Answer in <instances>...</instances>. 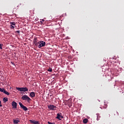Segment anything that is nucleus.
I'll list each match as a JSON object with an SVG mask.
<instances>
[{"instance_id":"f257e3e1","label":"nucleus","mask_w":124,"mask_h":124,"mask_svg":"<svg viewBox=\"0 0 124 124\" xmlns=\"http://www.w3.org/2000/svg\"><path fill=\"white\" fill-rule=\"evenodd\" d=\"M16 90H17L19 92H28V91H29V89L27 87H21V88L16 87Z\"/></svg>"},{"instance_id":"f03ea898","label":"nucleus","mask_w":124,"mask_h":124,"mask_svg":"<svg viewBox=\"0 0 124 124\" xmlns=\"http://www.w3.org/2000/svg\"><path fill=\"white\" fill-rule=\"evenodd\" d=\"M45 45H46V43H45V42L44 41H39L38 42V45L37 46L38 47V48L39 49H41V47H44V46H45Z\"/></svg>"},{"instance_id":"7ed1b4c3","label":"nucleus","mask_w":124,"mask_h":124,"mask_svg":"<svg viewBox=\"0 0 124 124\" xmlns=\"http://www.w3.org/2000/svg\"><path fill=\"white\" fill-rule=\"evenodd\" d=\"M21 99L22 100H27L28 102H30V101H31V99L30 98L28 95H24L21 97Z\"/></svg>"},{"instance_id":"20e7f679","label":"nucleus","mask_w":124,"mask_h":124,"mask_svg":"<svg viewBox=\"0 0 124 124\" xmlns=\"http://www.w3.org/2000/svg\"><path fill=\"white\" fill-rule=\"evenodd\" d=\"M49 109L52 110V111H55L57 109V107L54 106V105H50L47 106Z\"/></svg>"},{"instance_id":"39448f33","label":"nucleus","mask_w":124,"mask_h":124,"mask_svg":"<svg viewBox=\"0 0 124 124\" xmlns=\"http://www.w3.org/2000/svg\"><path fill=\"white\" fill-rule=\"evenodd\" d=\"M10 29H11V30H13L14 29H15V27H16V23H15V22H10Z\"/></svg>"},{"instance_id":"423d86ee","label":"nucleus","mask_w":124,"mask_h":124,"mask_svg":"<svg viewBox=\"0 0 124 124\" xmlns=\"http://www.w3.org/2000/svg\"><path fill=\"white\" fill-rule=\"evenodd\" d=\"M19 106H20V108L23 109L24 111H28V108H27L26 106H24L22 103L19 102Z\"/></svg>"},{"instance_id":"0eeeda50","label":"nucleus","mask_w":124,"mask_h":124,"mask_svg":"<svg viewBox=\"0 0 124 124\" xmlns=\"http://www.w3.org/2000/svg\"><path fill=\"white\" fill-rule=\"evenodd\" d=\"M63 119V116L62 115V113H58L57 116L56 117V119H58L60 121H62L61 119Z\"/></svg>"},{"instance_id":"6e6552de","label":"nucleus","mask_w":124,"mask_h":124,"mask_svg":"<svg viewBox=\"0 0 124 124\" xmlns=\"http://www.w3.org/2000/svg\"><path fill=\"white\" fill-rule=\"evenodd\" d=\"M38 40H37V38H34L33 40V43L34 44L35 46H38Z\"/></svg>"},{"instance_id":"1a4fd4ad","label":"nucleus","mask_w":124,"mask_h":124,"mask_svg":"<svg viewBox=\"0 0 124 124\" xmlns=\"http://www.w3.org/2000/svg\"><path fill=\"white\" fill-rule=\"evenodd\" d=\"M12 106H13V108L16 109L17 108V103L15 101H13L12 103Z\"/></svg>"},{"instance_id":"9d476101","label":"nucleus","mask_w":124,"mask_h":124,"mask_svg":"<svg viewBox=\"0 0 124 124\" xmlns=\"http://www.w3.org/2000/svg\"><path fill=\"white\" fill-rule=\"evenodd\" d=\"M29 122L31 123V124H39V122L38 121H35V120H29Z\"/></svg>"},{"instance_id":"9b49d317","label":"nucleus","mask_w":124,"mask_h":124,"mask_svg":"<svg viewBox=\"0 0 124 124\" xmlns=\"http://www.w3.org/2000/svg\"><path fill=\"white\" fill-rule=\"evenodd\" d=\"M29 96L31 97H35V93L33 92L30 93Z\"/></svg>"},{"instance_id":"f8f14e48","label":"nucleus","mask_w":124,"mask_h":124,"mask_svg":"<svg viewBox=\"0 0 124 124\" xmlns=\"http://www.w3.org/2000/svg\"><path fill=\"white\" fill-rule=\"evenodd\" d=\"M88 122H89V120H88V119H87V118H85V119L83 120V124H87V123H88Z\"/></svg>"},{"instance_id":"ddd939ff","label":"nucleus","mask_w":124,"mask_h":124,"mask_svg":"<svg viewBox=\"0 0 124 124\" xmlns=\"http://www.w3.org/2000/svg\"><path fill=\"white\" fill-rule=\"evenodd\" d=\"M20 121L17 120H14V124H17L19 123Z\"/></svg>"},{"instance_id":"4468645a","label":"nucleus","mask_w":124,"mask_h":124,"mask_svg":"<svg viewBox=\"0 0 124 124\" xmlns=\"http://www.w3.org/2000/svg\"><path fill=\"white\" fill-rule=\"evenodd\" d=\"M3 101L4 102H7V101H8V98H7V97H4L3 99Z\"/></svg>"},{"instance_id":"2eb2a0df","label":"nucleus","mask_w":124,"mask_h":124,"mask_svg":"<svg viewBox=\"0 0 124 124\" xmlns=\"http://www.w3.org/2000/svg\"><path fill=\"white\" fill-rule=\"evenodd\" d=\"M3 93H5V94H7V95H9V93L5 91V90L4 91Z\"/></svg>"},{"instance_id":"dca6fc26","label":"nucleus","mask_w":124,"mask_h":124,"mask_svg":"<svg viewBox=\"0 0 124 124\" xmlns=\"http://www.w3.org/2000/svg\"><path fill=\"white\" fill-rule=\"evenodd\" d=\"M47 71H48L49 72H52V71H53V69L51 67H49V69L47 70Z\"/></svg>"},{"instance_id":"f3484780","label":"nucleus","mask_w":124,"mask_h":124,"mask_svg":"<svg viewBox=\"0 0 124 124\" xmlns=\"http://www.w3.org/2000/svg\"><path fill=\"white\" fill-rule=\"evenodd\" d=\"M5 89L4 88H0V92L1 93H4Z\"/></svg>"},{"instance_id":"a211bd4d","label":"nucleus","mask_w":124,"mask_h":124,"mask_svg":"<svg viewBox=\"0 0 124 124\" xmlns=\"http://www.w3.org/2000/svg\"><path fill=\"white\" fill-rule=\"evenodd\" d=\"M44 22H45V20L44 19H42V20L40 21V23L41 24H44Z\"/></svg>"},{"instance_id":"6ab92c4d","label":"nucleus","mask_w":124,"mask_h":124,"mask_svg":"<svg viewBox=\"0 0 124 124\" xmlns=\"http://www.w3.org/2000/svg\"><path fill=\"white\" fill-rule=\"evenodd\" d=\"M2 46H3V44H0V50H2Z\"/></svg>"},{"instance_id":"aec40b11","label":"nucleus","mask_w":124,"mask_h":124,"mask_svg":"<svg viewBox=\"0 0 124 124\" xmlns=\"http://www.w3.org/2000/svg\"><path fill=\"white\" fill-rule=\"evenodd\" d=\"M0 107H2V105H1V101L0 100Z\"/></svg>"},{"instance_id":"412c9836","label":"nucleus","mask_w":124,"mask_h":124,"mask_svg":"<svg viewBox=\"0 0 124 124\" xmlns=\"http://www.w3.org/2000/svg\"><path fill=\"white\" fill-rule=\"evenodd\" d=\"M16 32H17V33H20V31H16Z\"/></svg>"},{"instance_id":"4be33fe9","label":"nucleus","mask_w":124,"mask_h":124,"mask_svg":"<svg viewBox=\"0 0 124 124\" xmlns=\"http://www.w3.org/2000/svg\"><path fill=\"white\" fill-rule=\"evenodd\" d=\"M69 107H71V105H69Z\"/></svg>"},{"instance_id":"5701e85b","label":"nucleus","mask_w":124,"mask_h":124,"mask_svg":"<svg viewBox=\"0 0 124 124\" xmlns=\"http://www.w3.org/2000/svg\"><path fill=\"white\" fill-rule=\"evenodd\" d=\"M98 117H99V116H97V118H98Z\"/></svg>"}]
</instances>
